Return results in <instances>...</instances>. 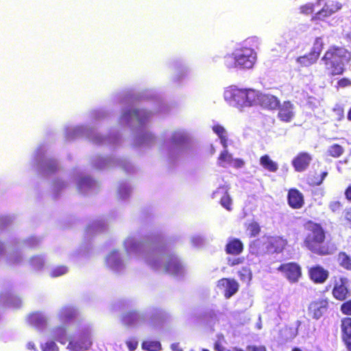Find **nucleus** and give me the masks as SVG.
Returning <instances> with one entry per match:
<instances>
[{
	"instance_id": "1",
	"label": "nucleus",
	"mask_w": 351,
	"mask_h": 351,
	"mask_svg": "<svg viewBox=\"0 0 351 351\" xmlns=\"http://www.w3.org/2000/svg\"><path fill=\"white\" fill-rule=\"evenodd\" d=\"M351 59V53L342 47H330L322 58L326 69L332 75H341L344 66Z\"/></svg>"
},
{
	"instance_id": "2",
	"label": "nucleus",
	"mask_w": 351,
	"mask_h": 351,
	"mask_svg": "<svg viewBox=\"0 0 351 351\" xmlns=\"http://www.w3.org/2000/svg\"><path fill=\"white\" fill-rule=\"evenodd\" d=\"M128 251H146L154 256L162 254L167 248V243L165 238L160 234H152L147 236L143 241L134 243L132 239L125 242Z\"/></svg>"
},
{
	"instance_id": "3",
	"label": "nucleus",
	"mask_w": 351,
	"mask_h": 351,
	"mask_svg": "<svg viewBox=\"0 0 351 351\" xmlns=\"http://www.w3.org/2000/svg\"><path fill=\"white\" fill-rule=\"evenodd\" d=\"M306 229L307 233L304 241V245L312 252L319 255L330 254L328 249L323 245L325 232L322 227L319 224L309 222Z\"/></svg>"
},
{
	"instance_id": "4",
	"label": "nucleus",
	"mask_w": 351,
	"mask_h": 351,
	"mask_svg": "<svg viewBox=\"0 0 351 351\" xmlns=\"http://www.w3.org/2000/svg\"><path fill=\"white\" fill-rule=\"evenodd\" d=\"M285 277L291 282L298 281L301 275V269L298 265L294 263H289L281 265L278 268Z\"/></svg>"
},
{
	"instance_id": "5",
	"label": "nucleus",
	"mask_w": 351,
	"mask_h": 351,
	"mask_svg": "<svg viewBox=\"0 0 351 351\" xmlns=\"http://www.w3.org/2000/svg\"><path fill=\"white\" fill-rule=\"evenodd\" d=\"M341 8V4L335 1L324 2V7L316 13L314 16L316 19H322L329 16Z\"/></svg>"
},
{
	"instance_id": "6",
	"label": "nucleus",
	"mask_w": 351,
	"mask_h": 351,
	"mask_svg": "<svg viewBox=\"0 0 351 351\" xmlns=\"http://www.w3.org/2000/svg\"><path fill=\"white\" fill-rule=\"evenodd\" d=\"M217 287L224 292L226 298H228L237 291L239 285L234 280L222 278L218 281Z\"/></svg>"
},
{
	"instance_id": "7",
	"label": "nucleus",
	"mask_w": 351,
	"mask_h": 351,
	"mask_svg": "<svg viewBox=\"0 0 351 351\" xmlns=\"http://www.w3.org/2000/svg\"><path fill=\"white\" fill-rule=\"evenodd\" d=\"M312 160L311 156L306 152L300 153L292 161V165L296 171H304L309 166Z\"/></svg>"
},
{
	"instance_id": "8",
	"label": "nucleus",
	"mask_w": 351,
	"mask_h": 351,
	"mask_svg": "<svg viewBox=\"0 0 351 351\" xmlns=\"http://www.w3.org/2000/svg\"><path fill=\"white\" fill-rule=\"evenodd\" d=\"M260 94L252 88L243 90V105L251 106L259 104Z\"/></svg>"
},
{
	"instance_id": "9",
	"label": "nucleus",
	"mask_w": 351,
	"mask_h": 351,
	"mask_svg": "<svg viewBox=\"0 0 351 351\" xmlns=\"http://www.w3.org/2000/svg\"><path fill=\"white\" fill-rule=\"evenodd\" d=\"M259 104L265 108L273 110L279 107L280 101L272 95L261 93L260 94Z\"/></svg>"
},
{
	"instance_id": "10",
	"label": "nucleus",
	"mask_w": 351,
	"mask_h": 351,
	"mask_svg": "<svg viewBox=\"0 0 351 351\" xmlns=\"http://www.w3.org/2000/svg\"><path fill=\"white\" fill-rule=\"evenodd\" d=\"M241 95V89L234 86H230L224 91V98L230 105L236 106L239 104Z\"/></svg>"
},
{
	"instance_id": "11",
	"label": "nucleus",
	"mask_w": 351,
	"mask_h": 351,
	"mask_svg": "<svg viewBox=\"0 0 351 351\" xmlns=\"http://www.w3.org/2000/svg\"><path fill=\"white\" fill-rule=\"evenodd\" d=\"M165 269L167 272L172 274H176L181 271L182 265L176 256L174 254L168 256L165 265Z\"/></svg>"
},
{
	"instance_id": "12",
	"label": "nucleus",
	"mask_w": 351,
	"mask_h": 351,
	"mask_svg": "<svg viewBox=\"0 0 351 351\" xmlns=\"http://www.w3.org/2000/svg\"><path fill=\"white\" fill-rule=\"evenodd\" d=\"M279 108L278 117L280 120L285 122L291 121L294 117L293 104L289 101H285Z\"/></svg>"
},
{
	"instance_id": "13",
	"label": "nucleus",
	"mask_w": 351,
	"mask_h": 351,
	"mask_svg": "<svg viewBox=\"0 0 351 351\" xmlns=\"http://www.w3.org/2000/svg\"><path fill=\"white\" fill-rule=\"evenodd\" d=\"M343 340L345 342L348 351H351V318H344L341 321Z\"/></svg>"
},
{
	"instance_id": "14",
	"label": "nucleus",
	"mask_w": 351,
	"mask_h": 351,
	"mask_svg": "<svg viewBox=\"0 0 351 351\" xmlns=\"http://www.w3.org/2000/svg\"><path fill=\"white\" fill-rule=\"evenodd\" d=\"M256 53L251 48L243 47V68L252 69L256 61Z\"/></svg>"
},
{
	"instance_id": "15",
	"label": "nucleus",
	"mask_w": 351,
	"mask_h": 351,
	"mask_svg": "<svg viewBox=\"0 0 351 351\" xmlns=\"http://www.w3.org/2000/svg\"><path fill=\"white\" fill-rule=\"evenodd\" d=\"M347 282L348 279L346 278H341L339 282L336 283L332 291L333 295L335 298L339 300L346 299L348 294V289L346 287Z\"/></svg>"
},
{
	"instance_id": "16",
	"label": "nucleus",
	"mask_w": 351,
	"mask_h": 351,
	"mask_svg": "<svg viewBox=\"0 0 351 351\" xmlns=\"http://www.w3.org/2000/svg\"><path fill=\"white\" fill-rule=\"evenodd\" d=\"M288 202L291 207L300 208L304 204L303 195L296 189H291L288 193Z\"/></svg>"
},
{
	"instance_id": "17",
	"label": "nucleus",
	"mask_w": 351,
	"mask_h": 351,
	"mask_svg": "<svg viewBox=\"0 0 351 351\" xmlns=\"http://www.w3.org/2000/svg\"><path fill=\"white\" fill-rule=\"evenodd\" d=\"M327 304V302L324 300L312 302L309 306V311L312 313L313 317L319 319L326 311Z\"/></svg>"
},
{
	"instance_id": "18",
	"label": "nucleus",
	"mask_w": 351,
	"mask_h": 351,
	"mask_svg": "<svg viewBox=\"0 0 351 351\" xmlns=\"http://www.w3.org/2000/svg\"><path fill=\"white\" fill-rule=\"evenodd\" d=\"M310 276L315 282L322 283L328 278V271L320 266H316L311 269Z\"/></svg>"
},
{
	"instance_id": "19",
	"label": "nucleus",
	"mask_w": 351,
	"mask_h": 351,
	"mask_svg": "<svg viewBox=\"0 0 351 351\" xmlns=\"http://www.w3.org/2000/svg\"><path fill=\"white\" fill-rule=\"evenodd\" d=\"M226 251V253L229 254H239L241 252V241L237 239H232L227 243Z\"/></svg>"
},
{
	"instance_id": "20",
	"label": "nucleus",
	"mask_w": 351,
	"mask_h": 351,
	"mask_svg": "<svg viewBox=\"0 0 351 351\" xmlns=\"http://www.w3.org/2000/svg\"><path fill=\"white\" fill-rule=\"evenodd\" d=\"M140 318L138 313L136 311H131L124 313L121 317V322L125 326L134 324Z\"/></svg>"
},
{
	"instance_id": "21",
	"label": "nucleus",
	"mask_w": 351,
	"mask_h": 351,
	"mask_svg": "<svg viewBox=\"0 0 351 351\" xmlns=\"http://www.w3.org/2000/svg\"><path fill=\"white\" fill-rule=\"evenodd\" d=\"M260 164L267 170L276 172L278 169V164L271 160L268 155H264L260 158Z\"/></svg>"
},
{
	"instance_id": "22",
	"label": "nucleus",
	"mask_w": 351,
	"mask_h": 351,
	"mask_svg": "<svg viewBox=\"0 0 351 351\" xmlns=\"http://www.w3.org/2000/svg\"><path fill=\"white\" fill-rule=\"evenodd\" d=\"M241 56L234 53L227 55L224 58V64L228 69H233L240 64Z\"/></svg>"
},
{
	"instance_id": "23",
	"label": "nucleus",
	"mask_w": 351,
	"mask_h": 351,
	"mask_svg": "<svg viewBox=\"0 0 351 351\" xmlns=\"http://www.w3.org/2000/svg\"><path fill=\"white\" fill-rule=\"evenodd\" d=\"M141 347L145 351H160L162 350L161 343L158 341H144L141 344Z\"/></svg>"
},
{
	"instance_id": "24",
	"label": "nucleus",
	"mask_w": 351,
	"mask_h": 351,
	"mask_svg": "<svg viewBox=\"0 0 351 351\" xmlns=\"http://www.w3.org/2000/svg\"><path fill=\"white\" fill-rule=\"evenodd\" d=\"M76 316V311L71 306H65L60 311V317L64 322L69 321Z\"/></svg>"
},
{
	"instance_id": "25",
	"label": "nucleus",
	"mask_w": 351,
	"mask_h": 351,
	"mask_svg": "<svg viewBox=\"0 0 351 351\" xmlns=\"http://www.w3.org/2000/svg\"><path fill=\"white\" fill-rule=\"evenodd\" d=\"M213 130L215 133H216L221 140V143L223 145V147L226 149L227 147V138L226 136V130L224 128L220 125H215L213 127Z\"/></svg>"
},
{
	"instance_id": "26",
	"label": "nucleus",
	"mask_w": 351,
	"mask_h": 351,
	"mask_svg": "<svg viewBox=\"0 0 351 351\" xmlns=\"http://www.w3.org/2000/svg\"><path fill=\"white\" fill-rule=\"evenodd\" d=\"M317 58L311 53L297 58V62L303 66H308L316 62Z\"/></svg>"
},
{
	"instance_id": "27",
	"label": "nucleus",
	"mask_w": 351,
	"mask_h": 351,
	"mask_svg": "<svg viewBox=\"0 0 351 351\" xmlns=\"http://www.w3.org/2000/svg\"><path fill=\"white\" fill-rule=\"evenodd\" d=\"M323 47H324V42H323L322 38L321 37L316 38L310 53H311L312 55H313L315 57H316L318 59V58L323 49Z\"/></svg>"
},
{
	"instance_id": "28",
	"label": "nucleus",
	"mask_w": 351,
	"mask_h": 351,
	"mask_svg": "<svg viewBox=\"0 0 351 351\" xmlns=\"http://www.w3.org/2000/svg\"><path fill=\"white\" fill-rule=\"evenodd\" d=\"M338 262L343 268L351 270V257L345 252H340L338 255Z\"/></svg>"
},
{
	"instance_id": "29",
	"label": "nucleus",
	"mask_w": 351,
	"mask_h": 351,
	"mask_svg": "<svg viewBox=\"0 0 351 351\" xmlns=\"http://www.w3.org/2000/svg\"><path fill=\"white\" fill-rule=\"evenodd\" d=\"M226 341L223 335L218 334L217 335V339L214 343L213 348L215 351H226Z\"/></svg>"
},
{
	"instance_id": "30",
	"label": "nucleus",
	"mask_w": 351,
	"mask_h": 351,
	"mask_svg": "<svg viewBox=\"0 0 351 351\" xmlns=\"http://www.w3.org/2000/svg\"><path fill=\"white\" fill-rule=\"evenodd\" d=\"M343 148L338 144H334L330 146L327 150L328 155L334 158L339 157L343 154Z\"/></svg>"
},
{
	"instance_id": "31",
	"label": "nucleus",
	"mask_w": 351,
	"mask_h": 351,
	"mask_svg": "<svg viewBox=\"0 0 351 351\" xmlns=\"http://www.w3.org/2000/svg\"><path fill=\"white\" fill-rule=\"evenodd\" d=\"M269 244L274 248V252H280L286 245L285 240L281 238H272L269 241Z\"/></svg>"
},
{
	"instance_id": "32",
	"label": "nucleus",
	"mask_w": 351,
	"mask_h": 351,
	"mask_svg": "<svg viewBox=\"0 0 351 351\" xmlns=\"http://www.w3.org/2000/svg\"><path fill=\"white\" fill-rule=\"evenodd\" d=\"M260 226L256 221H252L247 224L246 234L250 237L256 236L260 232Z\"/></svg>"
},
{
	"instance_id": "33",
	"label": "nucleus",
	"mask_w": 351,
	"mask_h": 351,
	"mask_svg": "<svg viewBox=\"0 0 351 351\" xmlns=\"http://www.w3.org/2000/svg\"><path fill=\"white\" fill-rule=\"evenodd\" d=\"M68 268L64 265H59L53 268L50 272V276L52 278L59 277L66 274Z\"/></svg>"
},
{
	"instance_id": "34",
	"label": "nucleus",
	"mask_w": 351,
	"mask_h": 351,
	"mask_svg": "<svg viewBox=\"0 0 351 351\" xmlns=\"http://www.w3.org/2000/svg\"><path fill=\"white\" fill-rule=\"evenodd\" d=\"M93 183V180L89 177L82 178L78 182V189H83L85 187L89 188Z\"/></svg>"
},
{
	"instance_id": "35",
	"label": "nucleus",
	"mask_w": 351,
	"mask_h": 351,
	"mask_svg": "<svg viewBox=\"0 0 351 351\" xmlns=\"http://www.w3.org/2000/svg\"><path fill=\"white\" fill-rule=\"evenodd\" d=\"M132 114L137 118L139 122H143L149 117V113L141 110H135L132 112Z\"/></svg>"
},
{
	"instance_id": "36",
	"label": "nucleus",
	"mask_w": 351,
	"mask_h": 351,
	"mask_svg": "<svg viewBox=\"0 0 351 351\" xmlns=\"http://www.w3.org/2000/svg\"><path fill=\"white\" fill-rule=\"evenodd\" d=\"M220 203L221 206L226 208L228 210H231L230 206L232 204V200L227 193H225V194L221 197Z\"/></svg>"
},
{
	"instance_id": "37",
	"label": "nucleus",
	"mask_w": 351,
	"mask_h": 351,
	"mask_svg": "<svg viewBox=\"0 0 351 351\" xmlns=\"http://www.w3.org/2000/svg\"><path fill=\"white\" fill-rule=\"evenodd\" d=\"M218 160H219V163L221 165H223V164L225 162H229L231 161L232 160V157H231V155H230L228 154V152H227V150H224L223 151L219 158H218Z\"/></svg>"
},
{
	"instance_id": "38",
	"label": "nucleus",
	"mask_w": 351,
	"mask_h": 351,
	"mask_svg": "<svg viewBox=\"0 0 351 351\" xmlns=\"http://www.w3.org/2000/svg\"><path fill=\"white\" fill-rule=\"evenodd\" d=\"M42 350L43 351H58V348L54 341H49L45 343Z\"/></svg>"
},
{
	"instance_id": "39",
	"label": "nucleus",
	"mask_w": 351,
	"mask_h": 351,
	"mask_svg": "<svg viewBox=\"0 0 351 351\" xmlns=\"http://www.w3.org/2000/svg\"><path fill=\"white\" fill-rule=\"evenodd\" d=\"M58 170V164L54 160H50L46 165L45 171L48 173H52Z\"/></svg>"
},
{
	"instance_id": "40",
	"label": "nucleus",
	"mask_w": 351,
	"mask_h": 351,
	"mask_svg": "<svg viewBox=\"0 0 351 351\" xmlns=\"http://www.w3.org/2000/svg\"><path fill=\"white\" fill-rule=\"evenodd\" d=\"M313 4L307 3L300 7V11L302 13L308 14L313 12Z\"/></svg>"
},
{
	"instance_id": "41",
	"label": "nucleus",
	"mask_w": 351,
	"mask_h": 351,
	"mask_svg": "<svg viewBox=\"0 0 351 351\" xmlns=\"http://www.w3.org/2000/svg\"><path fill=\"white\" fill-rule=\"evenodd\" d=\"M341 309L343 313L351 315V301L343 303Z\"/></svg>"
},
{
	"instance_id": "42",
	"label": "nucleus",
	"mask_w": 351,
	"mask_h": 351,
	"mask_svg": "<svg viewBox=\"0 0 351 351\" xmlns=\"http://www.w3.org/2000/svg\"><path fill=\"white\" fill-rule=\"evenodd\" d=\"M13 296L8 293H2L0 294V301L1 302H11Z\"/></svg>"
},
{
	"instance_id": "43",
	"label": "nucleus",
	"mask_w": 351,
	"mask_h": 351,
	"mask_svg": "<svg viewBox=\"0 0 351 351\" xmlns=\"http://www.w3.org/2000/svg\"><path fill=\"white\" fill-rule=\"evenodd\" d=\"M138 341L136 340H129L126 341V345L130 351H134L138 347Z\"/></svg>"
},
{
	"instance_id": "44",
	"label": "nucleus",
	"mask_w": 351,
	"mask_h": 351,
	"mask_svg": "<svg viewBox=\"0 0 351 351\" xmlns=\"http://www.w3.org/2000/svg\"><path fill=\"white\" fill-rule=\"evenodd\" d=\"M341 204L339 201L331 202L329 204V208L332 212H336L340 210Z\"/></svg>"
},
{
	"instance_id": "45",
	"label": "nucleus",
	"mask_w": 351,
	"mask_h": 351,
	"mask_svg": "<svg viewBox=\"0 0 351 351\" xmlns=\"http://www.w3.org/2000/svg\"><path fill=\"white\" fill-rule=\"evenodd\" d=\"M333 111L336 114V115L337 116V119L339 120V121L341 120V119L344 116L343 115V108L341 106H336L333 109Z\"/></svg>"
},
{
	"instance_id": "46",
	"label": "nucleus",
	"mask_w": 351,
	"mask_h": 351,
	"mask_svg": "<svg viewBox=\"0 0 351 351\" xmlns=\"http://www.w3.org/2000/svg\"><path fill=\"white\" fill-rule=\"evenodd\" d=\"M343 214L346 220L348 221V225L351 228V207L345 209Z\"/></svg>"
},
{
	"instance_id": "47",
	"label": "nucleus",
	"mask_w": 351,
	"mask_h": 351,
	"mask_svg": "<svg viewBox=\"0 0 351 351\" xmlns=\"http://www.w3.org/2000/svg\"><path fill=\"white\" fill-rule=\"evenodd\" d=\"M338 85L341 87H347L351 86V80L348 78H342L338 82Z\"/></svg>"
},
{
	"instance_id": "48",
	"label": "nucleus",
	"mask_w": 351,
	"mask_h": 351,
	"mask_svg": "<svg viewBox=\"0 0 351 351\" xmlns=\"http://www.w3.org/2000/svg\"><path fill=\"white\" fill-rule=\"evenodd\" d=\"M243 282L247 278L248 281H250L252 278V273L249 269H247L246 268H243Z\"/></svg>"
},
{
	"instance_id": "49",
	"label": "nucleus",
	"mask_w": 351,
	"mask_h": 351,
	"mask_svg": "<svg viewBox=\"0 0 351 351\" xmlns=\"http://www.w3.org/2000/svg\"><path fill=\"white\" fill-rule=\"evenodd\" d=\"M247 351H267L265 346H250L247 348Z\"/></svg>"
},
{
	"instance_id": "50",
	"label": "nucleus",
	"mask_w": 351,
	"mask_h": 351,
	"mask_svg": "<svg viewBox=\"0 0 351 351\" xmlns=\"http://www.w3.org/2000/svg\"><path fill=\"white\" fill-rule=\"evenodd\" d=\"M240 262H241V260L239 258H228V265L230 266H234L235 265H238L240 263Z\"/></svg>"
},
{
	"instance_id": "51",
	"label": "nucleus",
	"mask_w": 351,
	"mask_h": 351,
	"mask_svg": "<svg viewBox=\"0 0 351 351\" xmlns=\"http://www.w3.org/2000/svg\"><path fill=\"white\" fill-rule=\"evenodd\" d=\"M345 195H346V198H347L348 200L351 201V186H349V187L346 189V192H345Z\"/></svg>"
},
{
	"instance_id": "52",
	"label": "nucleus",
	"mask_w": 351,
	"mask_h": 351,
	"mask_svg": "<svg viewBox=\"0 0 351 351\" xmlns=\"http://www.w3.org/2000/svg\"><path fill=\"white\" fill-rule=\"evenodd\" d=\"M84 344H85L84 349L88 350L91 346L92 342L89 339H86L84 341Z\"/></svg>"
},
{
	"instance_id": "53",
	"label": "nucleus",
	"mask_w": 351,
	"mask_h": 351,
	"mask_svg": "<svg viewBox=\"0 0 351 351\" xmlns=\"http://www.w3.org/2000/svg\"><path fill=\"white\" fill-rule=\"evenodd\" d=\"M327 175H328L327 172H323L321 175V180L318 182H317V185L320 184L323 182L324 178L327 176Z\"/></svg>"
},
{
	"instance_id": "54",
	"label": "nucleus",
	"mask_w": 351,
	"mask_h": 351,
	"mask_svg": "<svg viewBox=\"0 0 351 351\" xmlns=\"http://www.w3.org/2000/svg\"><path fill=\"white\" fill-rule=\"evenodd\" d=\"M256 328L260 330L262 328V324H261V316H258V322L256 324Z\"/></svg>"
},
{
	"instance_id": "55",
	"label": "nucleus",
	"mask_w": 351,
	"mask_h": 351,
	"mask_svg": "<svg viewBox=\"0 0 351 351\" xmlns=\"http://www.w3.org/2000/svg\"><path fill=\"white\" fill-rule=\"evenodd\" d=\"M56 340L58 341H59L60 343H61L62 344H64L65 343V340L63 339V338H56Z\"/></svg>"
},
{
	"instance_id": "56",
	"label": "nucleus",
	"mask_w": 351,
	"mask_h": 351,
	"mask_svg": "<svg viewBox=\"0 0 351 351\" xmlns=\"http://www.w3.org/2000/svg\"><path fill=\"white\" fill-rule=\"evenodd\" d=\"M247 304L248 306H251L252 304V300L250 299L249 301L247 302Z\"/></svg>"
},
{
	"instance_id": "57",
	"label": "nucleus",
	"mask_w": 351,
	"mask_h": 351,
	"mask_svg": "<svg viewBox=\"0 0 351 351\" xmlns=\"http://www.w3.org/2000/svg\"><path fill=\"white\" fill-rule=\"evenodd\" d=\"M325 0H317V4L321 5Z\"/></svg>"
},
{
	"instance_id": "58",
	"label": "nucleus",
	"mask_w": 351,
	"mask_h": 351,
	"mask_svg": "<svg viewBox=\"0 0 351 351\" xmlns=\"http://www.w3.org/2000/svg\"><path fill=\"white\" fill-rule=\"evenodd\" d=\"M348 119L351 120V109L350 110L348 114Z\"/></svg>"
},
{
	"instance_id": "59",
	"label": "nucleus",
	"mask_w": 351,
	"mask_h": 351,
	"mask_svg": "<svg viewBox=\"0 0 351 351\" xmlns=\"http://www.w3.org/2000/svg\"><path fill=\"white\" fill-rule=\"evenodd\" d=\"M292 351H302V350L298 348H295L292 350Z\"/></svg>"
},
{
	"instance_id": "60",
	"label": "nucleus",
	"mask_w": 351,
	"mask_h": 351,
	"mask_svg": "<svg viewBox=\"0 0 351 351\" xmlns=\"http://www.w3.org/2000/svg\"><path fill=\"white\" fill-rule=\"evenodd\" d=\"M202 351H209V350L207 349H203Z\"/></svg>"
}]
</instances>
